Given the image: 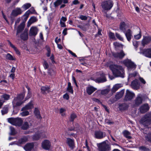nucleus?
<instances>
[{"label": "nucleus", "instance_id": "nucleus-26", "mask_svg": "<svg viewBox=\"0 0 151 151\" xmlns=\"http://www.w3.org/2000/svg\"><path fill=\"white\" fill-rule=\"evenodd\" d=\"M37 20V18L35 17H31L27 23V26L29 27L33 23L36 22Z\"/></svg>", "mask_w": 151, "mask_h": 151}, {"label": "nucleus", "instance_id": "nucleus-8", "mask_svg": "<svg viewBox=\"0 0 151 151\" xmlns=\"http://www.w3.org/2000/svg\"><path fill=\"white\" fill-rule=\"evenodd\" d=\"M139 53L142 54L145 56L151 58V49H140V51Z\"/></svg>", "mask_w": 151, "mask_h": 151}, {"label": "nucleus", "instance_id": "nucleus-53", "mask_svg": "<svg viewBox=\"0 0 151 151\" xmlns=\"http://www.w3.org/2000/svg\"><path fill=\"white\" fill-rule=\"evenodd\" d=\"M27 11H28V13L30 14H36V12H35V10L34 8L31 7L30 9L28 10Z\"/></svg>", "mask_w": 151, "mask_h": 151}, {"label": "nucleus", "instance_id": "nucleus-56", "mask_svg": "<svg viewBox=\"0 0 151 151\" xmlns=\"http://www.w3.org/2000/svg\"><path fill=\"white\" fill-rule=\"evenodd\" d=\"M133 45L137 50V48L138 46V42L135 40H134L133 41Z\"/></svg>", "mask_w": 151, "mask_h": 151}, {"label": "nucleus", "instance_id": "nucleus-60", "mask_svg": "<svg viewBox=\"0 0 151 151\" xmlns=\"http://www.w3.org/2000/svg\"><path fill=\"white\" fill-rule=\"evenodd\" d=\"M92 100L93 101H94L95 102H97L98 104H101V102L100 101V100H99L98 99H96V98H93L92 99Z\"/></svg>", "mask_w": 151, "mask_h": 151}, {"label": "nucleus", "instance_id": "nucleus-41", "mask_svg": "<svg viewBox=\"0 0 151 151\" xmlns=\"http://www.w3.org/2000/svg\"><path fill=\"white\" fill-rule=\"evenodd\" d=\"M119 108L120 110H125L128 108V106L126 104L124 103L120 105Z\"/></svg>", "mask_w": 151, "mask_h": 151}, {"label": "nucleus", "instance_id": "nucleus-37", "mask_svg": "<svg viewBox=\"0 0 151 151\" xmlns=\"http://www.w3.org/2000/svg\"><path fill=\"white\" fill-rule=\"evenodd\" d=\"M8 42L10 46L14 49L16 53L17 54L20 55V52L19 51V50L14 45H13L10 41L8 40Z\"/></svg>", "mask_w": 151, "mask_h": 151}, {"label": "nucleus", "instance_id": "nucleus-61", "mask_svg": "<svg viewBox=\"0 0 151 151\" xmlns=\"http://www.w3.org/2000/svg\"><path fill=\"white\" fill-rule=\"evenodd\" d=\"M80 18L82 20H86L87 19V17L85 16L81 15L80 17Z\"/></svg>", "mask_w": 151, "mask_h": 151}, {"label": "nucleus", "instance_id": "nucleus-4", "mask_svg": "<svg viewBox=\"0 0 151 151\" xmlns=\"http://www.w3.org/2000/svg\"><path fill=\"white\" fill-rule=\"evenodd\" d=\"M141 123L145 126H148L151 124V113L147 114L141 119Z\"/></svg>", "mask_w": 151, "mask_h": 151}, {"label": "nucleus", "instance_id": "nucleus-44", "mask_svg": "<svg viewBox=\"0 0 151 151\" xmlns=\"http://www.w3.org/2000/svg\"><path fill=\"white\" fill-rule=\"evenodd\" d=\"M124 136L128 139H131L132 137L129 135L130 133L127 131H125L123 132Z\"/></svg>", "mask_w": 151, "mask_h": 151}, {"label": "nucleus", "instance_id": "nucleus-17", "mask_svg": "<svg viewBox=\"0 0 151 151\" xmlns=\"http://www.w3.org/2000/svg\"><path fill=\"white\" fill-rule=\"evenodd\" d=\"M38 31V29L37 27H32L30 29L29 35L35 36L37 34Z\"/></svg>", "mask_w": 151, "mask_h": 151}, {"label": "nucleus", "instance_id": "nucleus-28", "mask_svg": "<svg viewBox=\"0 0 151 151\" xmlns=\"http://www.w3.org/2000/svg\"><path fill=\"white\" fill-rule=\"evenodd\" d=\"M14 122V125L20 126L22 123V120L21 118H15Z\"/></svg>", "mask_w": 151, "mask_h": 151}, {"label": "nucleus", "instance_id": "nucleus-10", "mask_svg": "<svg viewBox=\"0 0 151 151\" xmlns=\"http://www.w3.org/2000/svg\"><path fill=\"white\" fill-rule=\"evenodd\" d=\"M106 136V134L100 131H97L95 132L94 137L97 139H101Z\"/></svg>", "mask_w": 151, "mask_h": 151}, {"label": "nucleus", "instance_id": "nucleus-24", "mask_svg": "<svg viewBox=\"0 0 151 151\" xmlns=\"http://www.w3.org/2000/svg\"><path fill=\"white\" fill-rule=\"evenodd\" d=\"M20 37L21 39L24 40H27L28 38V35L27 33V30H25L24 32L21 34Z\"/></svg>", "mask_w": 151, "mask_h": 151}, {"label": "nucleus", "instance_id": "nucleus-27", "mask_svg": "<svg viewBox=\"0 0 151 151\" xmlns=\"http://www.w3.org/2000/svg\"><path fill=\"white\" fill-rule=\"evenodd\" d=\"M28 137V136L23 137L19 140V143L20 144H24L27 141Z\"/></svg>", "mask_w": 151, "mask_h": 151}, {"label": "nucleus", "instance_id": "nucleus-59", "mask_svg": "<svg viewBox=\"0 0 151 151\" xmlns=\"http://www.w3.org/2000/svg\"><path fill=\"white\" fill-rule=\"evenodd\" d=\"M76 117V115L74 114H72L70 115V120L71 121H73L74 119Z\"/></svg>", "mask_w": 151, "mask_h": 151}, {"label": "nucleus", "instance_id": "nucleus-42", "mask_svg": "<svg viewBox=\"0 0 151 151\" xmlns=\"http://www.w3.org/2000/svg\"><path fill=\"white\" fill-rule=\"evenodd\" d=\"M67 90L70 92L71 93H73V90L72 87L71 85V83L70 82H68V87L67 88Z\"/></svg>", "mask_w": 151, "mask_h": 151}, {"label": "nucleus", "instance_id": "nucleus-22", "mask_svg": "<svg viewBox=\"0 0 151 151\" xmlns=\"http://www.w3.org/2000/svg\"><path fill=\"white\" fill-rule=\"evenodd\" d=\"M33 103L32 101H31L28 104L23 107L21 110V111H24L30 109H31L33 107Z\"/></svg>", "mask_w": 151, "mask_h": 151}, {"label": "nucleus", "instance_id": "nucleus-9", "mask_svg": "<svg viewBox=\"0 0 151 151\" xmlns=\"http://www.w3.org/2000/svg\"><path fill=\"white\" fill-rule=\"evenodd\" d=\"M134 96L135 94L133 92L127 89L126 91V94L124 99L126 101L130 100L132 99Z\"/></svg>", "mask_w": 151, "mask_h": 151}, {"label": "nucleus", "instance_id": "nucleus-50", "mask_svg": "<svg viewBox=\"0 0 151 151\" xmlns=\"http://www.w3.org/2000/svg\"><path fill=\"white\" fill-rule=\"evenodd\" d=\"M1 98H3L4 100H8L9 99L10 96L6 94H4L1 96Z\"/></svg>", "mask_w": 151, "mask_h": 151}, {"label": "nucleus", "instance_id": "nucleus-43", "mask_svg": "<svg viewBox=\"0 0 151 151\" xmlns=\"http://www.w3.org/2000/svg\"><path fill=\"white\" fill-rule=\"evenodd\" d=\"M29 125L27 122H25L22 126V128L24 130L27 129L29 128Z\"/></svg>", "mask_w": 151, "mask_h": 151}, {"label": "nucleus", "instance_id": "nucleus-20", "mask_svg": "<svg viewBox=\"0 0 151 151\" xmlns=\"http://www.w3.org/2000/svg\"><path fill=\"white\" fill-rule=\"evenodd\" d=\"M142 95L139 94L136 98L135 100V105L136 106H138L142 102Z\"/></svg>", "mask_w": 151, "mask_h": 151}, {"label": "nucleus", "instance_id": "nucleus-21", "mask_svg": "<svg viewBox=\"0 0 151 151\" xmlns=\"http://www.w3.org/2000/svg\"><path fill=\"white\" fill-rule=\"evenodd\" d=\"M96 90V88H94L93 86H91L87 87L86 89V92L89 95H91Z\"/></svg>", "mask_w": 151, "mask_h": 151}, {"label": "nucleus", "instance_id": "nucleus-23", "mask_svg": "<svg viewBox=\"0 0 151 151\" xmlns=\"http://www.w3.org/2000/svg\"><path fill=\"white\" fill-rule=\"evenodd\" d=\"M34 146L33 143H29L27 144L24 147V149L26 151H30Z\"/></svg>", "mask_w": 151, "mask_h": 151}, {"label": "nucleus", "instance_id": "nucleus-51", "mask_svg": "<svg viewBox=\"0 0 151 151\" xmlns=\"http://www.w3.org/2000/svg\"><path fill=\"white\" fill-rule=\"evenodd\" d=\"M10 128L11 131L10 134L11 135H15L16 134V132L14 128L12 127H10Z\"/></svg>", "mask_w": 151, "mask_h": 151}, {"label": "nucleus", "instance_id": "nucleus-6", "mask_svg": "<svg viewBox=\"0 0 151 151\" xmlns=\"http://www.w3.org/2000/svg\"><path fill=\"white\" fill-rule=\"evenodd\" d=\"M113 5L112 1L111 0H109L102 2L101 6L104 10H108L111 9Z\"/></svg>", "mask_w": 151, "mask_h": 151}, {"label": "nucleus", "instance_id": "nucleus-34", "mask_svg": "<svg viewBox=\"0 0 151 151\" xmlns=\"http://www.w3.org/2000/svg\"><path fill=\"white\" fill-rule=\"evenodd\" d=\"M44 134H35L33 136V139L34 140H37L40 137H45V136L44 135Z\"/></svg>", "mask_w": 151, "mask_h": 151}, {"label": "nucleus", "instance_id": "nucleus-48", "mask_svg": "<svg viewBox=\"0 0 151 151\" xmlns=\"http://www.w3.org/2000/svg\"><path fill=\"white\" fill-rule=\"evenodd\" d=\"M22 111H23L20 113V115L22 116H27L29 114V111H27V110Z\"/></svg>", "mask_w": 151, "mask_h": 151}, {"label": "nucleus", "instance_id": "nucleus-54", "mask_svg": "<svg viewBox=\"0 0 151 151\" xmlns=\"http://www.w3.org/2000/svg\"><path fill=\"white\" fill-rule=\"evenodd\" d=\"M146 139L151 143V132L148 134L147 136L145 137Z\"/></svg>", "mask_w": 151, "mask_h": 151}, {"label": "nucleus", "instance_id": "nucleus-30", "mask_svg": "<svg viewBox=\"0 0 151 151\" xmlns=\"http://www.w3.org/2000/svg\"><path fill=\"white\" fill-rule=\"evenodd\" d=\"M34 113L37 117L39 119H41V117L40 116L39 110L37 108H35Z\"/></svg>", "mask_w": 151, "mask_h": 151}, {"label": "nucleus", "instance_id": "nucleus-47", "mask_svg": "<svg viewBox=\"0 0 151 151\" xmlns=\"http://www.w3.org/2000/svg\"><path fill=\"white\" fill-rule=\"evenodd\" d=\"M15 118H8L7 119V120L8 122L11 124L14 125L15 124L14 122H15Z\"/></svg>", "mask_w": 151, "mask_h": 151}, {"label": "nucleus", "instance_id": "nucleus-1", "mask_svg": "<svg viewBox=\"0 0 151 151\" xmlns=\"http://www.w3.org/2000/svg\"><path fill=\"white\" fill-rule=\"evenodd\" d=\"M109 68L112 72L113 74L115 77L122 78L124 77V70L121 65L116 64H112L110 65Z\"/></svg>", "mask_w": 151, "mask_h": 151}, {"label": "nucleus", "instance_id": "nucleus-2", "mask_svg": "<svg viewBox=\"0 0 151 151\" xmlns=\"http://www.w3.org/2000/svg\"><path fill=\"white\" fill-rule=\"evenodd\" d=\"M91 79L98 83H102L106 81L105 74L103 73L100 74L98 73L95 74L94 77H92Z\"/></svg>", "mask_w": 151, "mask_h": 151}, {"label": "nucleus", "instance_id": "nucleus-52", "mask_svg": "<svg viewBox=\"0 0 151 151\" xmlns=\"http://www.w3.org/2000/svg\"><path fill=\"white\" fill-rule=\"evenodd\" d=\"M142 36V34L141 31H140L138 34L134 35L135 39L137 40H139L140 39Z\"/></svg>", "mask_w": 151, "mask_h": 151}, {"label": "nucleus", "instance_id": "nucleus-12", "mask_svg": "<svg viewBox=\"0 0 151 151\" xmlns=\"http://www.w3.org/2000/svg\"><path fill=\"white\" fill-rule=\"evenodd\" d=\"M66 142L71 149H73L75 148V143L73 139L70 138H67Z\"/></svg>", "mask_w": 151, "mask_h": 151}, {"label": "nucleus", "instance_id": "nucleus-35", "mask_svg": "<svg viewBox=\"0 0 151 151\" xmlns=\"http://www.w3.org/2000/svg\"><path fill=\"white\" fill-rule=\"evenodd\" d=\"M24 26L25 25L24 23H22L19 25L17 29V35L21 32L24 29Z\"/></svg>", "mask_w": 151, "mask_h": 151}, {"label": "nucleus", "instance_id": "nucleus-38", "mask_svg": "<svg viewBox=\"0 0 151 151\" xmlns=\"http://www.w3.org/2000/svg\"><path fill=\"white\" fill-rule=\"evenodd\" d=\"M31 6V4L29 3H26L22 6V8L24 11L29 9Z\"/></svg>", "mask_w": 151, "mask_h": 151}, {"label": "nucleus", "instance_id": "nucleus-62", "mask_svg": "<svg viewBox=\"0 0 151 151\" xmlns=\"http://www.w3.org/2000/svg\"><path fill=\"white\" fill-rule=\"evenodd\" d=\"M137 73V72H135L133 73H131L129 74V78H130L132 77H135L136 76Z\"/></svg>", "mask_w": 151, "mask_h": 151}, {"label": "nucleus", "instance_id": "nucleus-57", "mask_svg": "<svg viewBox=\"0 0 151 151\" xmlns=\"http://www.w3.org/2000/svg\"><path fill=\"white\" fill-rule=\"evenodd\" d=\"M65 111V110L63 108H61L60 110V113L61 114V115L62 116H64L65 115V114L64 113Z\"/></svg>", "mask_w": 151, "mask_h": 151}, {"label": "nucleus", "instance_id": "nucleus-39", "mask_svg": "<svg viewBox=\"0 0 151 151\" xmlns=\"http://www.w3.org/2000/svg\"><path fill=\"white\" fill-rule=\"evenodd\" d=\"M6 58L7 59L9 60H16L15 58L9 53H8L6 55Z\"/></svg>", "mask_w": 151, "mask_h": 151}, {"label": "nucleus", "instance_id": "nucleus-49", "mask_svg": "<svg viewBox=\"0 0 151 151\" xmlns=\"http://www.w3.org/2000/svg\"><path fill=\"white\" fill-rule=\"evenodd\" d=\"M29 14H30L28 13V11H27L23 15V17L25 21L27 19Z\"/></svg>", "mask_w": 151, "mask_h": 151}, {"label": "nucleus", "instance_id": "nucleus-16", "mask_svg": "<svg viewBox=\"0 0 151 151\" xmlns=\"http://www.w3.org/2000/svg\"><path fill=\"white\" fill-rule=\"evenodd\" d=\"M131 87L134 89H137L140 87V84L137 79H135L131 83Z\"/></svg>", "mask_w": 151, "mask_h": 151}, {"label": "nucleus", "instance_id": "nucleus-46", "mask_svg": "<svg viewBox=\"0 0 151 151\" xmlns=\"http://www.w3.org/2000/svg\"><path fill=\"white\" fill-rule=\"evenodd\" d=\"M62 3V0H57L54 3V5L55 7L58 6L60 5Z\"/></svg>", "mask_w": 151, "mask_h": 151}, {"label": "nucleus", "instance_id": "nucleus-33", "mask_svg": "<svg viewBox=\"0 0 151 151\" xmlns=\"http://www.w3.org/2000/svg\"><path fill=\"white\" fill-rule=\"evenodd\" d=\"M124 93V90H123L117 93L115 96V98L117 99H119L123 96Z\"/></svg>", "mask_w": 151, "mask_h": 151}, {"label": "nucleus", "instance_id": "nucleus-5", "mask_svg": "<svg viewBox=\"0 0 151 151\" xmlns=\"http://www.w3.org/2000/svg\"><path fill=\"white\" fill-rule=\"evenodd\" d=\"M123 63L127 67L129 71L134 70L136 68V65L130 60H125L123 61Z\"/></svg>", "mask_w": 151, "mask_h": 151}, {"label": "nucleus", "instance_id": "nucleus-7", "mask_svg": "<svg viewBox=\"0 0 151 151\" xmlns=\"http://www.w3.org/2000/svg\"><path fill=\"white\" fill-rule=\"evenodd\" d=\"M97 146L99 151H109L111 150L109 145L104 142L97 144Z\"/></svg>", "mask_w": 151, "mask_h": 151}, {"label": "nucleus", "instance_id": "nucleus-29", "mask_svg": "<svg viewBox=\"0 0 151 151\" xmlns=\"http://www.w3.org/2000/svg\"><path fill=\"white\" fill-rule=\"evenodd\" d=\"M127 27L128 26L124 22H122L120 24V29L122 30L123 32L127 30L126 29Z\"/></svg>", "mask_w": 151, "mask_h": 151}, {"label": "nucleus", "instance_id": "nucleus-18", "mask_svg": "<svg viewBox=\"0 0 151 151\" xmlns=\"http://www.w3.org/2000/svg\"><path fill=\"white\" fill-rule=\"evenodd\" d=\"M123 32L124 33L128 41H130L132 38V32L131 30L128 29L127 30L124 31Z\"/></svg>", "mask_w": 151, "mask_h": 151}, {"label": "nucleus", "instance_id": "nucleus-45", "mask_svg": "<svg viewBox=\"0 0 151 151\" xmlns=\"http://www.w3.org/2000/svg\"><path fill=\"white\" fill-rule=\"evenodd\" d=\"M108 36L110 39L112 40H116V38L114 33L110 32L108 33Z\"/></svg>", "mask_w": 151, "mask_h": 151}, {"label": "nucleus", "instance_id": "nucleus-63", "mask_svg": "<svg viewBox=\"0 0 151 151\" xmlns=\"http://www.w3.org/2000/svg\"><path fill=\"white\" fill-rule=\"evenodd\" d=\"M67 20V18L66 17H62L61 18L60 22H65Z\"/></svg>", "mask_w": 151, "mask_h": 151}, {"label": "nucleus", "instance_id": "nucleus-64", "mask_svg": "<svg viewBox=\"0 0 151 151\" xmlns=\"http://www.w3.org/2000/svg\"><path fill=\"white\" fill-rule=\"evenodd\" d=\"M43 65L45 69H46L48 67V65L47 62L45 61L43 63Z\"/></svg>", "mask_w": 151, "mask_h": 151}, {"label": "nucleus", "instance_id": "nucleus-13", "mask_svg": "<svg viewBox=\"0 0 151 151\" xmlns=\"http://www.w3.org/2000/svg\"><path fill=\"white\" fill-rule=\"evenodd\" d=\"M50 142L47 140L44 141L42 143V148L45 150H49L50 148Z\"/></svg>", "mask_w": 151, "mask_h": 151}, {"label": "nucleus", "instance_id": "nucleus-14", "mask_svg": "<svg viewBox=\"0 0 151 151\" xmlns=\"http://www.w3.org/2000/svg\"><path fill=\"white\" fill-rule=\"evenodd\" d=\"M22 11L20 8L17 7L13 10L11 13V15L14 16H16L22 13Z\"/></svg>", "mask_w": 151, "mask_h": 151}, {"label": "nucleus", "instance_id": "nucleus-31", "mask_svg": "<svg viewBox=\"0 0 151 151\" xmlns=\"http://www.w3.org/2000/svg\"><path fill=\"white\" fill-rule=\"evenodd\" d=\"M122 86L121 84H117L114 86L112 89V91L113 92H115L118 89Z\"/></svg>", "mask_w": 151, "mask_h": 151}, {"label": "nucleus", "instance_id": "nucleus-19", "mask_svg": "<svg viewBox=\"0 0 151 151\" xmlns=\"http://www.w3.org/2000/svg\"><path fill=\"white\" fill-rule=\"evenodd\" d=\"M113 55L116 58L121 59L124 57L125 55V54L124 52L122 50L119 52L114 53Z\"/></svg>", "mask_w": 151, "mask_h": 151}, {"label": "nucleus", "instance_id": "nucleus-58", "mask_svg": "<svg viewBox=\"0 0 151 151\" xmlns=\"http://www.w3.org/2000/svg\"><path fill=\"white\" fill-rule=\"evenodd\" d=\"M116 37L119 40L122 41H123V38L120 35L117 33H116Z\"/></svg>", "mask_w": 151, "mask_h": 151}, {"label": "nucleus", "instance_id": "nucleus-15", "mask_svg": "<svg viewBox=\"0 0 151 151\" xmlns=\"http://www.w3.org/2000/svg\"><path fill=\"white\" fill-rule=\"evenodd\" d=\"M151 41V37L150 36H143L142 41L143 45H145L150 43Z\"/></svg>", "mask_w": 151, "mask_h": 151}, {"label": "nucleus", "instance_id": "nucleus-40", "mask_svg": "<svg viewBox=\"0 0 151 151\" xmlns=\"http://www.w3.org/2000/svg\"><path fill=\"white\" fill-rule=\"evenodd\" d=\"M109 92V90L107 89H105L103 90H102L101 91L99 90H98L97 91H96L95 93H100L102 94L105 95L107 93Z\"/></svg>", "mask_w": 151, "mask_h": 151}, {"label": "nucleus", "instance_id": "nucleus-55", "mask_svg": "<svg viewBox=\"0 0 151 151\" xmlns=\"http://www.w3.org/2000/svg\"><path fill=\"white\" fill-rule=\"evenodd\" d=\"M8 112V109L6 107L4 108L1 110V113L2 115L5 114Z\"/></svg>", "mask_w": 151, "mask_h": 151}, {"label": "nucleus", "instance_id": "nucleus-25", "mask_svg": "<svg viewBox=\"0 0 151 151\" xmlns=\"http://www.w3.org/2000/svg\"><path fill=\"white\" fill-rule=\"evenodd\" d=\"M47 73L49 77L52 78L56 74V72L55 70L52 69H49Z\"/></svg>", "mask_w": 151, "mask_h": 151}, {"label": "nucleus", "instance_id": "nucleus-32", "mask_svg": "<svg viewBox=\"0 0 151 151\" xmlns=\"http://www.w3.org/2000/svg\"><path fill=\"white\" fill-rule=\"evenodd\" d=\"M41 92L43 94H45L49 92L50 88L49 87L43 86L41 88Z\"/></svg>", "mask_w": 151, "mask_h": 151}, {"label": "nucleus", "instance_id": "nucleus-3", "mask_svg": "<svg viewBox=\"0 0 151 151\" xmlns=\"http://www.w3.org/2000/svg\"><path fill=\"white\" fill-rule=\"evenodd\" d=\"M24 97V94H22L19 95L17 97L14 98L12 104L14 107L19 106L21 105L23 102L22 100Z\"/></svg>", "mask_w": 151, "mask_h": 151}, {"label": "nucleus", "instance_id": "nucleus-36", "mask_svg": "<svg viewBox=\"0 0 151 151\" xmlns=\"http://www.w3.org/2000/svg\"><path fill=\"white\" fill-rule=\"evenodd\" d=\"M77 27L83 31H86L88 29L89 26L88 24H86L83 25H78Z\"/></svg>", "mask_w": 151, "mask_h": 151}, {"label": "nucleus", "instance_id": "nucleus-11", "mask_svg": "<svg viewBox=\"0 0 151 151\" xmlns=\"http://www.w3.org/2000/svg\"><path fill=\"white\" fill-rule=\"evenodd\" d=\"M149 109L148 104H145L142 105L139 108L140 111L142 113H144L147 111Z\"/></svg>", "mask_w": 151, "mask_h": 151}]
</instances>
